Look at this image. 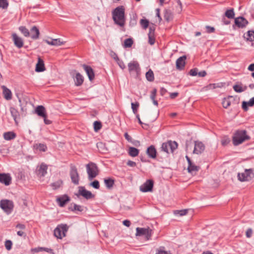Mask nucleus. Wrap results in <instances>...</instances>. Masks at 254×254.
Returning a JSON list of instances; mask_svg holds the SVG:
<instances>
[{"instance_id":"obj_55","label":"nucleus","mask_w":254,"mask_h":254,"mask_svg":"<svg viewBox=\"0 0 254 254\" xmlns=\"http://www.w3.org/2000/svg\"><path fill=\"white\" fill-rule=\"evenodd\" d=\"M198 69L196 68L191 69L190 71V74L191 76H196L197 75Z\"/></svg>"},{"instance_id":"obj_34","label":"nucleus","mask_w":254,"mask_h":254,"mask_svg":"<svg viewBox=\"0 0 254 254\" xmlns=\"http://www.w3.org/2000/svg\"><path fill=\"white\" fill-rule=\"evenodd\" d=\"M10 111L11 116L13 118L14 121L17 124L16 119L19 116L18 112L17 111V110L16 109H15L14 108H13V107H11L10 108Z\"/></svg>"},{"instance_id":"obj_3","label":"nucleus","mask_w":254,"mask_h":254,"mask_svg":"<svg viewBox=\"0 0 254 254\" xmlns=\"http://www.w3.org/2000/svg\"><path fill=\"white\" fill-rule=\"evenodd\" d=\"M88 179L92 181L99 174V170L96 164L93 162H90L86 165Z\"/></svg>"},{"instance_id":"obj_54","label":"nucleus","mask_w":254,"mask_h":254,"mask_svg":"<svg viewBox=\"0 0 254 254\" xmlns=\"http://www.w3.org/2000/svg\"><path fill=\"white\" fill-rule=\"evenodd\" d=\"M157 93V89L154 88L151 92L150 99L152 100L155 99V97Z\"/></svg>"},{"instance_id":"obj_44","label":"nucleus","mask_w":254,"mask_h":254,"mask_svg":"<svg viewBox=\"0 0 254 254\" xmlns=\"http://www.w3.org/2000/svg\"><path fill=\"white\" fill-rule=\"evenodd\" d=\"M140 23L143 29H146L148 26L149 21L147 19H142L140 21Z\"/></svg>"},{"instance_id":"obj_22","label":"nucleus","mask_w":254,"mask_h":254,"mask_svg":"<svg viewBox=\"0 0 254 254\" xmlns=\"http://www.w3.org/2000/svg\"><path fill=\"white\" fill-rule=\"evenodd\" d=\"M45 70L44 63L40 57L38 58V63L36 64L35 70L37 72H42Z\"/></svg>"},{"instance_id":"obj_60","label":"nucleus","mask_w":254,"mask_h":254,"mask_svg":"<svg viewBox=\"0 0 254 254\" xmlns=\"http://www.w3.org/2000/svg\"><path fill=\"white\" fill-rule=\"evenodd\" d=\"M16 228L21 230H24L25 229L26 226L24 224L19 223L16 225Z\"/></svg>"},{"instance_id":"obj_27","label":"nucleus","mask_w":254,"mask_h":254,"mask_svg":"<svg viewBox=\"0 0 254 254\" xmlns=\"http://www.w3.org/2000/svg\"><path fill=\"white\" fill-rule=\"evenodd\" d=\"M245 39L248 41H254V31L249 30L245 33L243 36Z\"/></svg>"},{"instance_id":"obj_6","label":"nucleus","mask_w":254,"mask_h":254,"mask_svg":"<svg viewBox=\"0 0 254 254\" xmlns=\"http://www.w3.org/2000/svg\"><path fill=\"white\" fill-rule=\"evenodd\" d=\"M0 207L6 214H9L13 209V202L10 200L2 199L0 201Z\"/></svg>"},{"instance_id":"obj_58","label":"nucleus","mask_w":254,"mask_h":254,"mask_svg":"<svg viewBox=\"0 0 254 254\" xmlns=\"http://www.w3.org/2000/svg\"><path fill=\"white\" fill-rule=\"evenodd\" d=\"M42 250L51 254H55L53 250L50 248L42 247Z\"/></svg>"},{"instance_id":"obj_64","label":"nucleus","mask_w":254,"mask_h":254,"mask_svg":"<svg viewBox=\"0 0 254 254\" xmlns=\"http://www.w3.org/2000/svg\"><path fill=\"white\" fill-rule=\"evenodd\" d=\"M248 70H250V71H254V64H251L248 68Z\"/></svg>"},{"instance_id":"obj_61","label":"nucleus","mask_w":254,"mask_h":254,"mask_svg":"<svg viewBox=\"0 0 254 254\" xmlns=\"http://www.w3.org/2000/svg\"><path fill=\"white\" fill-rule=\"evenodd\" d=\"M125 138L128 141V142H132V138L130 136L128 135V134L127 132H126L125 133Z\"/></svg>"},{"instance_id":"obj_53","label":"nucleus","mask_w":254,"mask_h":254,"mask_svg":"<svg viewBox=\"0 0 254 254\" xmlns=\"http://www.w3.org/2000/svg\"><path fill=\"white\" fill-rule=\"evenodd\" d=\"M104 183L105 184V185L106 187L110 189L111 188V178H109L108 179H105L104 180Z\"/></svg>"},{"instance_id":"obj_21","label":"nucleus","mask_w":254,"mask_h":254,"mask_svg":"<svg viewBox=\"0 0 254 254\" xmlns=\"http://www.w3.org/2000/svg\"><path fill=\"white\" fill-rule=\"evenodd\" d=\"M155 28L153 27H149V32L148 34V43L152 45L155 43V38L154 36Z\"/></svg>"},{"instance_id":"obj_39","label":"nucleus","mask_w":254,"mask_h":254,"mask_svg":"<svg viewBox=\"0 0 254 254\" xmlns=\"http://www.w3.org/2000/svg\"><path fill=\"white\" fill-rule=\"evenodd\" d=\"M133 41L131 38L126 39L124 41V48H130L132 46Z\"/></svg>"},{"instance_id":"obj_43","label":"nucleus","mask_w":254,"mask_h":254,"mask_svg":"<svg viewBox=\"0 0 254 254\" xmlns=\"http://www.w3.org/2000/svg\"><path fill=\"white\" fill-rule=\"evenodd\" d=\"M9 3L7 0H0V8L5 9L8 6Z\"/></svg>"},{"instance_id":"obj_36","label":"nucleus","mask_w":254,"mask_h":254,"mask_svg":"<svg viewBox=\"0 0 254 254\" xmlns=\"http://www.w3.org/2000/svg\"><path fill=\"white\" fill-rule=\"evenodd\" d=\"M199 170V167L195 165L193 163H191L190 165H189L188 167V172L190 173H193V172H196L198 171Z\"/></svg>"},{"instance_id":"obj_40","label":"nucleus","mask_w":254,"mask_h":254,"mask_svg":"<svg viewBox=\"0 0 254 254\" xmlns=\"http://www.w3.org/2000/svg\"><path fill=\"white\" fill-rule=\"evenodd\" d=\"M252 107L253 106L252 103V102L251 100H250L249 101H243L242 102V108L243 110L245 111H248V107Z\"/></svg>"},{"instance_id":"obj_2","label":"nucleus","mask_w":254,"mask_h":254,"mask_svg":"<svg viewBox=\"0 0 254 254\" xmlns=\"http://www.w3.org/2000/svg\"><path fill=\"white\" fill-rule=\"evenodd\" d=\"M250 138V136L247 135L246 130H237L233 137V142L234 145L237 146L249 140Z\"/></svg>"},{"instance_id":"obj_13","label":"nucleus","mask_w":254,"mask_h":254,"mask_svg":"<svg viewBox=\"0 0 254 254\" xmlns=\"http://www.w3.org/2000/svg\"><path fill=\"white\" fill-rule=\"evenodd\" d=\"M72 72L75 73V76L74 77L73 76L75 85L76 86H81L84 81L83 76L80 73L76 72L75 70Z\"/></svg>"},{"instance_id":"obj_14","label":"nucleus","mask_w":254,"mask_h":254,"mask_svg":"<svg viewBox=\"0 0 254 254\" xmlns=\"http://www.w3.org/2000/svg\"><path fill=\"white\" fill-rule=\"evenodd\" d=\"M12 40L14 45L18 48H21L23 46V40L21 37L18 36L16 33L12 35Z\"/></svg>"},{"instance_id":"obj_48","label":"nucleus","mask_w":254,"mask_h":254,"mask_svg":"<svg viewBox=\"0 0 254 254\" xmlns=\"http://www.w3.org/2000/svg\"><path fill=\"white\" fill-rule=\"evenodd\" d=\"M90 186L96 189H98L100 188L99 182L97 180H95L90 184Z\"/></svg>"},{"instance_id":"obj_24","label":"nucleus","mask_w":254,"mask_h":254,"mask_svg":"<svg viewBox=\"0 0 254 254\" xmlns=\"http://www.w3.org/2000/svg\"><path fill=\"white\" fill-rule=\"evenodd\" d=\"M30 35L31 36V38L34 40H36L39 38L40 32L36 26H34L32 27L30 30Z\"/></svg>"},{"instance_id":"obj_18","label":"nucleus","mask_w":254,"mask_h":254,"mask_svg":"<svg viewBox=\"0 0 254 254\" xmlns=\"http://www.w3.org/2000/svg\"><path fill=\"white\" fill-rule=\"evenodd\" d=\"M2 89V95L4 98L6 100H10L12 99V92L10 89L7 88L5 86H1Z\"/></svg>"},{"instance_id":"obj_29","label":"nucleus","mask_w":254,"mask_h":254,"mask_svg":"<svg viewBox=\"0 0 254 254\" xmlns=\"http://www.w3.org/2000/svg\"><path fill=\"white\" fill-rule=\"evenodd\" d=\"M46 42L50 45L52 46H60L64 44V42L63 41H61L60 39H52L51 41L49 40H46Z\"/></svg>"},{"instance_id":"obj_11","label":"nucleus","mask_w":254,"mask_h":254,"mask_svg":"<svg viewBox=\"0 0 254 254\" xmlns=\"http://www.w3.org/2000/svg\"><path fill=\"white\" fill-rule=\"evenodd\" d=\"M153 187V181L151 180H148L140 187V190L144 192L152 191Z\"/></svg>"},{"instance_id":"obj_28","label":"nucleus","mask_w":254,"mask_h":254,"mask_svg":"<svg viewBox=\"0 0 254 254\" xmlns=\"http://www.w3.org/2000/svg\"><path fill=\"white\" fill-rule=\"evenodd\" d=\"M147 155L152 158H155L156 157V150L154 146L151 145L147 149Z\"/></svg>"},{"instance_id":"obj_19","label":"nucleus","mask_w":254,"mask_h":254,"mask_svg":"<svg viewBox=\"0 0 254 254\" xmlns=\"http://www.w3.org/2000/svg\"><path fill=\"white\" fill-rule=\"evenodd\" d=\"M186 56H183L178 58L176 61V68L178 69L182 70L184 68L185 65V60Z\"/></svg>"},{"instance_id":"obj_17","label":"nucleus","mask_w":254,"mask_h":254,"mask_svg":"<svg viewBox=\"0 0 254 254\" xmlns=\"http://www.w3.org/2000/svg\"><path fill=\"white\" fill-rule=\"evenodd\" d=\"M235 23L239 28H244L248 24V20L243 17H239L235 19Z\"/></svg>"},{"instance_id":"obj_50","label":"nucleus","mask_w":254,"mask_h":254,"mask_svg":"<svg viewBox=\"0 0 254 254\" xmlns=\"http://www.w3.org/2000/svg\"><path fill=\"white\" fill-rule=\"evenodd\" d=\"M138 107L139 103L138 102L131 103V108L134 113H136L137 112V108Z\"/></svg>"},{"instance_id":"obj_7","label":"nucleus","mask_w":254,"mask_h":254,"mask_svg":"<svg viewBox=\"0 0 254 254\" xmlns=\"http://www.w3.org/2000/svg\"><path fill=\"white\" fill-rule=\"evenodd\" d=\"M75 195L79 197L80 196H82L86 199H90L93 198L95 197V195L92 194V192L85 189L84 187L80 186L78 187V192L75 193Z\"/></svg>"},{"instance_id":"obj_63","label":"nucleus","mask_w":254,"mask_h":254,"mask_svg":"<svg viewBox=\"0 0 254 254\" xmlns=\"http://www.w3.org/2000/svg\"><path fill=\"white\" fill-rule=\"evenodd\" d=\"M197 75L199 77H204L206 75V72L205 71L203 70L199 72H197Z\"/></svg>"},{"instance_id":"obj_20","label":"nucleus","mask_w":254,"mask_h":254,"mask_svg":"<svg viewBox=\"0 0 254 254\" xmlns=\"http://www.w3.org/2000/svg\"><path fill=\"white\" fill-rule=\"evenodd\" d=\"M35 113L41 117H47L46 111L45 108L42 106H38L35 109Z\"/></svg>"},{"instance_id":"obj_42","label":"nucleus","mask_w":254,"mask_h":254,"mask_svg":"<svg viewBox=\"0 0 254 254\" xmlns=\"http://www.w3.org/2000/svg\"><path fill=\"white\" fill-rule=\"evenodd\" d=\"M94 129L95 132H98L102 127L101 123L100 121H95L93 123Z\"/></svg>"},{"instance_id":"obj_49","label":"nucleus","mask_w":254,"mask_h":254,"mask_svg":"<svg viewBox=\"0 0 254 254\" xmlns=\"http://www.w3.org/2000/svg\"><path fill=\"white\" fill-rule=\"evenodd\" d=\"M62 184V181H59L57 182H55L52 184L51 186L53 187L54 189H57L59 188Z\"/></svg>"},{"instance_id":"obj_5","label":"nucleus","mask_w":254,"mask_h":254,"mask_svg":"<svg viewBox=\"0 0 254 254\" xmlns=\"http://www.w3.org/2000/svg\"><path fill=\"white\" fill-rule=\"evenodd\" d=\"M68 226L66 224L58 225L54 230V235L58 239H62L65 236V234L68 230Z\"/></svg>"},{"instance_id":"obj_62","label":"nucleus","mask_w":254,"mask_h":254,"mask_svg":"<svg viewBox=\"0 0 254 254\" xmlns=\"http://www.w3.org/2000/svg\"><path fill=\"white\" fill-rule=\"evenodd\" d=\"M117 64H118L119 65V66L122 68V69H124L125 68V64H124V63L123 62V61H119L117 62Z\"/></svg>"},{"instance_id":"obj_46","label":"nucleus","mask_w":254,"mask_h":254,"mask_svg":"<svg viewBox=\"0 0 254 254\" xmlns=\"http://www.w3.org/2000/svg\"><path fill=\"white\" fill-rule=\"evenodd\" d=\"M156 254H171L169 251H165L164 247H161L157 250V252Z\"/></svg>"},{"instance_id":"obj_4","label":"nucleus","mask_w":254,"mask_h":254,"mask_svg":"<svg viewBox=\"0 0 254 254\" xmlns=\"http://www.w3.org/2000/svg\"><path fill=\"white\" fill-rule=\"evenodd\" d=\"M178 143L175 141L169 140L166 142H164L162 144L161 149L162 151L169 153H173L175 150L178 148Z\"/></svg>"},{"instance_id":"obj_16","label":"nucleus","mask_w":254,"mask_h":254,"mask_svg":"<svg viewBox=\"0 0 254 254\" xmlns=\"http://www.w3.org/2000/svg\"><path fill=\"white\" fill-rule=\"evenodd\" d=\"M82 67L87 74L89 80L91 81H92L95 77V74L93 69L91 66L86 64H83Z\"/></svg>"},{"instance_id":"obj_26","label":"nucleus","mask_w":254,"mask_h":254,"mask_svg":"<svg viewBox=\"0 0 254 254\" xmlns=\"http://www.w3.org/2000/svg\"><path fill=\"white\" fill-rule=\"evenodd\" d=\"M234 91L237 93H241L246 91L247 89V86L246 85L243 86L242 83L238 84H235L233 87Z\"/></svg>"},{"instance_id":"obj_15","label":"nucleus","mask_w":254,"mask_h":254,"mask_svg":"<svg viewBox=\"0 0 254 254\" xmlns=\"http://www.w3.org/2000/svg\"><path fill=\"white\" fill-rule=\"evenodd\" d=\"M11 178L8 174H0V182L4 184L5 186H8L10 184Z\"/></svg>"},{"instance_id":"obj_31","label":"nucleus","mask_w":254,"mask_h":254,"mask_svg":"<svg viewBox=\"0 0 254 254\" xmlns=\"http://www.w3.org/2000/svg\"><path fill=\"white\" fill-rule=\"evenodd\" d=\"M47 165L43 163L41 164L38 170L39 174H41L42 176H44L47 173Z\"/></svg>"},{"instance_id":"obj_57","label":"nucleus","mask_w":254,"mask_h":254,"mask_svg":"<svg viewBox=\"0 0 254 254\" xmlns=\"http://www.w3.org/2000/svg\"><path fill=\"white\" fill-rule=\"evenodd\" d=\"M206 29L207 30V32L208 33H213L215 31V28L213 27L206 26Z\"/></svg>"},{"instance_id":"obj_1","label":"nucleus","mask_w":254,"mask_h":254,"mask_svg":"<svg viewBox=\"0 0 254 254\" xmlns=\"http://www.w3.org/2000/svg\"><path fill=\"white\" fill-rule=\"evenodd\" d=\"M112 18L115 23L120 27H124L125 24V8L124 6L120 5L116 7L112 11Z\"/></svg>"},{"instance_id":"obj_35","label":"nucleus","mask_w":254,"mask_h":254,"mask_svg":"<svg viewBox=\"0 0 254 254\" xmlns=\"http://www.w3.org/2000/svg\"><path fill=\"white\" fill-rule=\"evenodd\" d=\"M34 147L36 149H38L40 151H43V152H45L47 149L46 145L45 144H43V143L36 144L34 145Z\"/></svg>"},{"instance_id":"obj_56","label":"nucleus","mask_w":254,"mask_h":254,"mask_svg":"<svg viewBox=\"0 0 254 254\" xmlns=\"http://www.w3.org/2000/svg\"><path fill=\"white\" fill-rule=\"evenodd\" d=\"M253 234V230L251 228H249L246 231V235L247 238H251Z\"/></svg>"},{"instance_id":"obj_9","label":"nucleus","mask_w":254,"mask_h":254,"mask_svg":"<svg viewBox=\"0 0 254 254\" xmlns=\"http://www.w3.org/2000/svg\"><path fill=\"white\" fill-rule=\"evenodd\" d=\"M136 236H145L146 240H148L150 239L152 235V230L149 228H139L136 229Z\"/></svg>"},{"instance_id":"obj_12","label":"nucleus","mask_w":254,"mask_h":254,"mask_svg":"<svg viewBox=\"0 0 254 254\" xmlns=\"http://www.w3.org/2000/svg\"><path fill=\"white\" fill-rule=\"evenodd\" d=\"M205 149V146L204 144L199 141H194V147L193 153L197 154L202 153Z\"/></svg>"},{"instance_id":"obj_33","label":"nucleus","mask_w":254,"mask_h":254,"mask_svg":"<svg viewBox=\"0 0 254 254\" xmlns=\"http://www.w3.org/2000/svg\"><path fill=\"white\" fill-rule=\"evenodd\" d=\"M139 150L133 147H129L128 149V154L131 157H136L138 155Z\"/></svg>"},{"instance_id":"obj_37","label":"nucleus","mask_w":254,"mask_h":254,"mask_svg":"<svg viewBox=\"0 0 254 254\" xmlns=\"http://www.w3.org/2000/svg\"><path fill=\"white\" fill-rule=\"evenodd\" d=\"M19 31L26 37L30 36V32L27 28L25 26H20L19 27Z\"/></svg>"},{"instance_id":"obj_41","label":"nucleus","mask_w":254,"mask_h":254,"mask_svg":"<svg viewBox=\"0 0 254 254\" xmlns=\"http://www.w3.org/2000/svg\"><path fill=\"white\" fill-rule=\"evenodd\" d=\"M69 209L71 211H78L81 212L83 210V208L81 205L73 204V206L71 205L69 207Z\"/></svg>"},{"instance_id":"obj_30","label":"nucleus","mask_w":254,"mask_h":254,"mask_svg":"<svg viewBox=\"0 0 254 254\" xmlns=\"http://www.w3.org/2000/svg\"><path fill=\"white\" fill-rule=\"evenodd\" d=\"M16 134L12 131H8L3 133V137L6 140H10L15 138Z\"/></svg>"},{"instance_id":"obj_38","label":"nucleus","mask_w":254,"mask_h":254,"mask_svg":"<svg viewBox=\"0 0 254 254\" xmlns=\"http://www.w3.org/2000/svg\"><path fill=\"white\" fill-rule=\"evenodd\" d=\"M225 15L228 18H234L235 16V13L233 8H231L226 10V11L225 13Z\"/></svg>"},{"instance_id":"obj_10","label":"nucleus","mask_w":254,"mask_h":254,"mask_svg":"<svg viewBox=\"0 0 254 254\" xmlns=\"http://www.w3.org/2000/svg\"><path fill=\"white\" fill-rule=\"evenodd\" d=\"M253 170L251 169H245L244 172L238 173V178L239 180L241 182L249 181L251 180Z\"/></svg>"},{"instance_id":"obj_45","label":"nucleus","mask_w":254,"mask_h":254,"mask_svg":"<svg viewBox=\"0 0 254 254\" xmlns=\"http://www.w3.org/2000/svg\"><path fill=\"white\" fill-rule=\"evenodd\" d=\"M188 209H183L180 210H176L174 211L175 214H179L180 216H184L187 214Z\"/></svg>"},{"instance_id":"obj_32","label":"nucleus","mask_w":254,"mask_h":254,"mask_svg":"<svg viewBox=\"0 0 254 254\" xmlns=\"http://www.w3.org/2000/svg\"><path fill=\"white\" fill-rule=\"evenodd\" d=\"M145 77L146 79L149 82H152L154 81V73L151 69H149V70L146 73Z\"/></svg>"},{"instance_id":"obj_8","label":"nucleus","mask_w":254,"mask_h":254,"mask_svg":"<svg viewBox=\"0 0 254 254\" xmlns=\"http://www.w3.org/2000/svg\"><path fill=\"white\" fill-rule=\"evenodd\" d=\"M70 176L71 180V182L74 185H78L79 181V176L78 173L77 168L74 165H71L70 166Z\"/></svg>"},{"instance_id":"obj_25","label":"nucleus","mask_w":254,"mask_h":254,"mask_svg":"<svg viewBox=\"0 0 254 254\" xmlns=\"http://www.w3.org/2000/svg\"><path fill=\"white\" fill-rule=\"evenodd\" d=\"M128 67L129 72H136L139 68V65L137 62H132L128 64Z\"/></svg>"},{"instance_id":"obj_52","label":"nucleus","mask_w":254,"mask_h":254,"mask_svg":"<svg viewBox=\"0 0 254 254\" xmlns=\"http://www.w3.org/2000/svg\"><path fill=\"white\" fill-rule=\"evenodd\" d=\"M230 142V140L229 138L224 137L221 140V143L222 145L226 146Z\"/></svg>"},{"instance_id":"obj_51","label":"nucleus","mask_w":254,"mask_h":254,"mask_svg":"<svg viewBox=\"0 0 254 254\" xmlns=\"http://www.w3.org/2000/svg\"><path fill=\"white\" fill-rule=\"evenodd\" d=\"M12 242L10 240H6L5 242V247L7 250H10L12 247Z\"/></svg>"},{"instance_id":"obj_59","label":"nucleus","mask_w":254,"mask_h":254,"mask_svg":"<svg viewBox=\"0 0 254 254\" xmlns=\"http://www.w3.org/2000/svg\"><path fill=\"white\" fill-rule=\"evenodd\" d=\"M127 165L130 167H134L136 166V164L135 162L131 160H128L127 162Z\"/></svg>"},{"instance_id":"obj_23","label":"nucleus","mask_w":254,"mask_h":254,"mask_svg":"<svg viewBox=\"0 0 254 254\" xmlns=\"http://www.w3.org/2000/svg\"><path fill=\"white\" fill-rule=\"evenodd\" d=\"M70 200L69 197L67 195H64L57 199V201L58 202L59 205L61 207H63L65 205V204L69 201Z\"/></svg>"},{"instance_id":"obj_47","label":"nucleus","mask_w":254,"mask_h":254,"mask_svg":"<svg viewBox=\"0 0 254 254\" xmlns=\"http://www.w3.org/2000/svg\"><path fill=\"white\" fill-rule=\"evenodd\" d=\"M231 105V102L228 99H224L222 102V105L224 108H227Z\"/></svg>"}]
</instances>
